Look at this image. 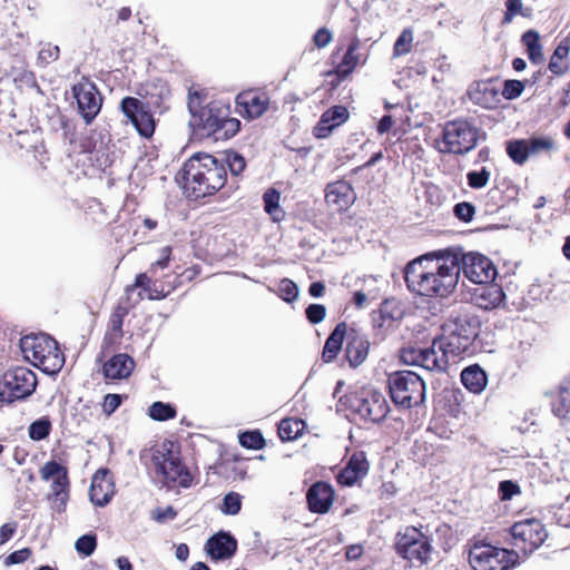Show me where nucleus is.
<instances>
[{
  "label": "nucleus",
  "instance_id": "obj_1",
  "mask_svg": "<svg viewBox=\"0 0 570 570\" xmlns=\"http://www.w3.org/2000/svg\"><path fill=\"white\" fill-rule=\"evenodd\" d=\"M226 166L238 176L246 166L245 158L235 151H225L222 159L209 154L197 153L184 165V194L198 200L220 190L227 180Z\"/></svg>",
  "mask_w": 570,
  "mask_h": 570
},
{
  "label": "nucleus",
  "instance_id": "obj_2",
  "mask_svg": "<svg viewBox=\"0 0 570 570\" xmlns=\"http://www.w3.org/2000/svg\"><path fill=\"white\" fill-rule=\"evenodd\" d=\"M461 267L456 255L425 254L411 261L404 269L407 288L421 296L446 297L458 285Z\"/></svg>",
  "mask_w": 570,
  "mask_h": 570
},
{
  "label": "nucleus",
  "instance_id": "obj_3",
  "mask_svg": "<svg viewBox=\"0 0 570 570\" xmlns=\"http://www.w3.org/2000/svg\"><path fill=\"white\" fill-rule=\"evenodd\" d=\"M207 96L206 88L190 87L188 89L187 107L191 118L188 122L190 136L187 142H196L210 137L214 142L228 140L240 130L239 119L229 118L227 114L222 115V109L214 105L203 107Z\"/></svg>",
  "mask_w": 570,
  "mask_h": 570
},
{
  "label": "nucleus",
  "instance_id": "obj_4",
  "mask_svg": "<svg viewBox=\"0 0 570 570\" xmlns=\"http://www.w3.org/2000/svg\"><path fill=\"white\" fill-rule=\"evenodd\" d=\"M20 348L26 360L47 374L55 375L63 366V354L56 340L48 334L23 336L20 340Z\"/></svg>",
  "mask_w": 570,
  "mask_h": 570
},
{
  "label": "nucleus",
  "instance_id": "obj_5",
  "mask_svg": "<svg viewBox=\"0 0 570 570\" xmlns=\"http://www.w3.org/2000/svg\"><path fill=\"white\" fill-rule=\"evenodd\" d=\"M390 395L395 405L411 409L425 401V382L413 371H396L389 375Z\"/></svg>",
  "mask_w": 570,
  "mask_h": 570
},
{
  "label": "nucleus",
  "instance_id": "obj_6",
  "mask_svg": "<svg viewBox=\"0 0 570 570\" xmlns=\"http://www.w3.org/2000/svg\"><path fill=\"white\" fill-rule=\"evenodd\" d=\"M518 559L515 550L494 547L483 541H475L469 549V563L473 570H509Z\"/></svg>",
  "mask_w": 570,
  "mask_h": 570
},
{
  "label": "nucleus",
  "instance_id": "obj_7",
  "mask_svg": "<svg viewBox=\"0 0 570 570\" xmlns=\"http://www.w3.org/2000/svg\"><path fill=\"white\" fill-rule=\"evenodd\" d=\"M36 387L37 376L31 370L24 366L8 370L0 379V406L27 399Z\"/></svg>",
  "mask_w": 570,
  "mask_h": 570
},
{
  "label": "nucleus",
  "instance_id": "obj_8",
  "mask_svg": "<svg viewBox=\"0 0 570 570\" xmlns=\"http://www.w3.org/2000/svg\"><path fill=\"white\" fill-rule=\"evenodd\" d=\"M395 549L402 558L419 564L428 563L432 552L429 537L415 527H406L397 533Z\"/></svg>",
  "mask_w": 570,
  "mask_h": 570
},
{
  "label": "nucleus",
  "instance_id": "obj_9",
  "mask_svg": "<svg viewBox=\"0 0 570 570\" xmlns=\"http://www.w3.org/2000/svg\"><path fill=\"white\" fill-rule=\"evenodd\" d=\"M156 472L159 482L168 489L177 487L189 488L193 484L190 471L181 463L179 456L171 452L156 455Z\"/></svg>",
  "mask_w": 570,
  "mask_h": 570
},
{
  "label": "nucleus",
  "instance_id": "obj_10",
  "mask_svg": "<svg viewBox=\"0 0 570 570\" xmlns=\"http://www.w3.org/2000/svg\"><path fill=\"white\" fill-rule=\"evenodd\" d=\"M511 544L515 550L529 556L538 549L548 534L543 524L535 519H527L517 522L511 528Z\"/></svg>",
  "mask_w": 570,
  "mask_h": 570
},
{
  "label": "nucleus",
  "instance_id": "obj_11",
  "mask_svg": "<svg viewBox=\"0 0 570 570\" xmlns=\"http://www.w3.org/2000/svg\"><path fill=\"white\" fill-rule=\"evenodd\" d=\"M401 360L406 365L419 366L430 372H444L450 362L443 351H438L435 338H433L431 346L426 348L404 347L401 351Z\"/></svg>",
  "mask_w": 570,
  "mask_h": 570
},
{
  "label": "nucleus",
  "instance_id": "obj_12",
  "mask_svg": "<svg viewBox=\"0 0 570 570\" xmlns=\"http://www.w3.org/2000/svg\"><path fill=\"white\" fill-rule=\"evenodd\" d=\"M40 474L45 481L52 480L50 495L52 508L59 513L65 511L69 499L67 469L56 461H49L41 468Z\"/></svg>",
  "mask_w": 570,
  "mask_h": 570
},
{
  "label": "nucleus",
  "instance_id": "obj_13",
  "mask_svg": "<svg viewBox=\"0 0 570 570\" xmlns=\"http://www.w3.org/2000/svg\"><path fill=\"white\" fill-rule=\"evenodd\" d=\"M480 139L485 140L487 134L481 132L475 125L474 119L458 118L446 121L442 127L441 137L434 139L433 142H478Z\"/></svg>",
  "mask_w": 570,
  "mask_h": 570
},
{
  "label": "nucleus",
  "instance_id": "obj_14",
  "mask_svg": "<svg viewBox=\"0 0 570 570\" xmlns=\"http://www.w3.org/2000/svg\"><path fill=\"white\" fill-rule=\"evenodd\" d=\"M459 264L464 276L475 284L492 283L498 274L494 264L479 253L463 254Z\"/></svg>",
  "mask_w": 570,
  "mask_h": 570
},
{
  "label": "nucleus",
  "instance_id": "obj_15",
  "mask_svg": "<svg viewBox=\"0 0 570 570\" xmlns=\"http://www.w3.org/2000/svg\"><path fill=\"white\" fill-rule=\"evenodd\" d=\"M353 410L365 421L381 422L389 413V404L385 396L376 390H365L355 397Z\"/></svg>",
  "mask_w": 570,
  "mask_h": 570
},
{
  "label": "nucleus",
  "instance_id": "obj_16",
  "mask_svg": "<svg viewBox=\"0 0 570 570\" xmlns=\"http://www.w3.org/2000/svg\"><path fill=\"white\" fill-rule=\"evenodd\" d=\"M71 90L79 115L86 124H91L98 116L102 104V96L97 86L94 82L76 83Z\"/></svg>",
  "mask_w": 570,
  "mask_h": 570
},
{
  "label": "nucleus",
  "instance_id": "obj_17",
  "mask_svg": "<svg viewBox=\"0 0 570 570\" xmlns=\"http://www.w3.org/2000/svg\"><path fill=\"white\" fill-rule=\"evenodd\" d=\"M137 95L146 100L144 102L148 106L150 112L154 111L163 115L168 110L166 101L170 97V89L164 79L156 78L141 83L137 89Z\"/></svg>",
  "mask_w": 570,
  "mask_h": 570
},
{
  "label": "nucleus",
  "instance_id": "obj_18",
  "mask_svg": "<svg viewBox=\"0 0 570 570\" xmlns=\"http://www.w3.org/2000/svg\"><path fill=\"white\" fill-rule=\"evenodd\" d=\"M350 117L347 108L343 105L330 107L316 122L313 128V135L316 139H326L332 131L343 125Z\"/></svg>",
  "mask_w": 570,
  "mask_h": 570
},
{
  "label": "nucleus",
  "instance_id": "obj_19",
  "mask_svg": "<svg viewBox=\"0 0 570 570\" xmlns=\"http://www.w3.org/2000/svg\"><path fill=\"white\" fill-rule=\"evenodd\" d=\"M355 193L351 184L345 180L331 183L325 189V200L335 210H346L355 202Z\"/></svg>",
  "mask_w": 570,
  "mask_h": 570
},
{
  "label": "nucleus",
  "instance_id": "obj_20",
  "mask_svg": "<svg viewBox=\"0 0 570 570\" xmlns=\"http://www.w3.org/2000/svg\"><path fill=\"white\" fill-rule=\"evenodd\" d=\"M115 493L112 478L108 470H98L91 480L89 489L90 501L97 507L109 503Z\"/></svg>",
  "mask_w": 570,
  "mask_h": 570
},
{
  "label": "nucleus",
  "instance_id": "obj_21",
  "mask_svg": "<svg viewBox=\"0 0 570 570\" xmlns=\"http://www.w3.org/2000/svg\"><path fill=\"white\" fill-rule=\"evenodd\" d=\"M480 322L476 317L468 315L459 316L455 320L449 321L444 326L445 333L455 334L460 340L468 344L470 347L474 346V341L479 335Z\"/></svg>",
  "mask_w": 570,
  "mask_h": 570
},
{
  "label": "nucleus",
  "instance_id": "obj_22",
  "mask_svg": "<svg viewBox=\"0 0 570 570\" xmlns=\"http://www.w3.org/2000/svg\"><path fill=\"white\" fill-rule=\"evenodd\" d=\"M368 472V462L364 452H355L347 464L342 469L336 480L342 485L351 487L363 479Z\"/></svg>",
  "mask_w": 570,
  "mask_h": 570
},
{
  "label": "nucleus",
  "instance_id": "obj_23",
  "mask_svg": "<svg viewBox=\"0 0 570 570\" xmlns=\"http://www.w3.org/2000/svg\"><path fill=\"white\" fill-rule=\"evenodd\" d=\"M472 293V302L475 306L490 311L500 307L504 303L505 294L497 284H480Z\"/></svg>",
  "mask_w": 570,
  "mask_h": 570
},
{
  "label": "nucleus",
  "instance_id": "obj_24",
  "mask_svg": "<svg viewBox=\"0 0 570 570\" xmlns=\"http://www.w3.org/2000/svg\"><path fill=\"white\" fill-rule=\"evenodd\" d=\"M307 504L314 513H326L334 500V490L326 482H316L307 491Z\"/></svg>",
  "mask_w": 570,
  "mask_h": 570
},
{
  "label": "nucleus",
  "instance_id": "obj_25",
  "mask_svg": "<svg viewBox=\"0 0 570 570\" xmlns=\"http://www.w3.org/2000/svg\"><path fill=\"white\" fill-rule=\"evenodd\" d=\"M237 541L226 532H218L206 542V551L213 560L228 559L236 552Z\"/></svg>",
  "mask_w": 570,
  "mask_h": 570
},
{
  "label": "nucleus",
  "instance_id": "obj_26",
  "mask_svg": "<svg viewBox=\"0 0 570 570\" xmlns=\"http://www.w3.org/2000/svg\"><path fill=\"white\" fill-rule=\"evenodd\" d=\"M435 346H438V351H443L449 361L455 357L472 355L476 351V347H470L468 344H464L454 333H445L444 331L442 335L435 337Z\"/></svg>",
  "mask_w": 570,
  "mask_h": 570
},
{
  "label": "nucleus",
  "instance_id": "obj_27",
  "mask_svg": "<svg viewBox=\"0 0 570 570\" xmlns=\"http://www.w3.org/2000/svg\"><path fill=\"white\" fill-rule=\"evenodd\" d=\"M128 307L121 304L114 308L109 318L108 330L104 337V347L114 348L120 344V341L124 336V320L128 315Z\"/></svg>",
  "mask_w": 570,
  "mask_h": 570
},
{
  "label": "nucleus",
  "instance_id": "obj_28",
  "mask_svg": "<svg viewBox=\"0 0 570 570\" xmlns=\"http://www.w3.org/2000/svg\"><path fill=\"white\" fill-rule=\"evenodd\" d=\"M370 348L368 340L356 332H352L347 336L345 347L346 358L352 367L361 365L367 357Z\"/></svg>",
  "mask_w": 570,
  "mask_h": 570
},
{
  "label": "nucleus",
  "instance_id": "obj_29",
  "mask_svg": "<svg viewBox=\"0 0 570 570\" xmlns=\"http://www.w3.org/2000/svg\"><path fill=\"white\" fill-rule=\"evenodd\" d=\"M135 367L134 360L128 354H116L104 364V374L108 380L128 377Z\"/></svg>",
  "mask_w": 570,
  "mask_h": 570
},
{
  "label": "nucleus",
  "instance_id": "obj_30",
  "mask_svg": "<svg viewBox=\"0 0 570 570\" xmlns=\"http://www.w3.org/2000/svg\"><path fill=\"white\" fill-rule=\"evenodd\" d=\"M525 49L527 57L532 65H540L544 60L540 33L535 29H528L520 39Z\"/></svg>",
  "mask_w": 570,
  "mask_h": 570
},
{
  "label": "nucleus",
  "instance_id": "obj_31",
  "mask_svg": "<svg viewBox=\"0 0 570 570\" xmlns=\"http://www.w3.org/2000/svg\"><path fill=\"white\" fill-rule=\"evenodd\" d=\"M461 382L470 392L480 394L488 384V376L487 373L475 364L462 371Z\"/></svg>",
  "mask_w": 570,
  "mask_h": 570
},
{
  "label": "nucleus",
  "instance_id": "obj_32",
  "mask_svg": "<svg viewBox=\"0 0 570 570\" xmlns=\"http://www.w3.org/2000/svg\"><path fill=\"white\" fill-rule=\"evenodd\" d=\"M236 102L239 107L240 116L249 120L261 117L268 108V100L257 95L252 96L249 99L238 97Z\"/></svg>",
  "mask_w": 570,
  "mask_h": 570
},
{
  "label": "nucleus",
  "instance_id": "obj_33",
  "mask_svg": "<svg viewBox=\"0 0 570 570\" xmlns=\"http://www.w3.org/2000/svg\"><path fill=\"white\" fill-rule=\"evenodd\" d=\"M345 334L346 324L343 322L338 323L325 342L322 353V358L325 363H330L336 358L342 348Z\"/></svg>",
  "mask_w": 570,
  "mask_h": 570
},
{
  "label": "nucleus",
  "instance_id": "obj_34",
  "mask_svg": "<svg viewBox=\"0 0 570 570\" xmlns=\"http://www.w3.org/2000/svg\"><path fill=\"white\" fill-rule=\"evenodd\" d=\"M570 53V33L560 40V42L557 45L556 49L553 50L549 63L548 69L554 75V76H563L569 70L568 65H562L561 61L566 58H568Z\"/></svg>",
  "mask_w": 570,
  "mask_h": 570
},
{
  "label": "nucleus",
  "instance_id": "obj_35",
  "mask_svg": "<svg viewBox=\"0 0 570 570\" xmlns=\"http://www.w3.org/2000/svg\"><path fill=\"white\" fill-rule=\"evenodd\" d=\"M358 47L360 40L357 37H354L348 43L340 63L335 67L336 71L342 73L343 78H347L350 75H352V72L360 63V56L356 55Z\"/></svg>",
  "mask_w": 570,
  "mask_h": 570
},
{
  "label": "nucleus",
  "instance_id": "obj_36",
  "mask_svg": "<svg viewBox=\"0 0 570 570\" xmlns=\"http://www.w3.org/2000/svg\"><path fill=\"white\" fill-rule=\"evenodd\" d=\"M552 412L561 419L570 420V381L560 384Z\"/></svg>",
  "mask_w": 570,
  "mask_h": 570
},
{
  "label": "nucleus",
  "instance_id": "obj_37",
  "mask_svg": "<svg viewBox=\"0 0 570 570\" xmlns=\"http://www.w3.org/2000/svg\"><path fill=\"white\" fill-rule=\"evenodd\" d=\"M553 145H507L509 157L517 164L522 165L531 155L541 149H549Z\"/></svg>",
  "mask_w": 570,
  "mask_h": 570
},
{
  "label": "nucleus",
  "instance_id": "obj_38",
  "mask_svg": "<svg viewBox=\"0 0 570 570\" xmlns=\"http://www.w3.org/2000/svg\"><path fill=\"white\" fill-rule=\"evenodd\" d=\"M281 193L275 188H268L263 195L264 209L274 222H281L285 217L284 210L279 207Z\"/></svg>",
  "mask_w": 570,
  "mask_h": 570
},
{
  "label": "nucleus",
  "instance_id": "obj_39",
  "mask_svg": "<svg viewBox=\"0 0 570 570\" xmlns=\"http://www.w3.org/2000/svg\"><path fill=\"white\" fill-rule=\"evenodd\" d=\"M120 110L130 122L149 111L148 106L142 100L132 96H126L121 99Z\"/></svg>",
  "mask_w": 570,
  "mask_h": 570
},
{
  "label": "nucleus",
  "instance_id": "obj_40",
  "mask_svg": "<svg viewBox=\"0 0 570 570\" xmlns=\"http://www.w3.org/2000/svg\"><path fill=\"white\" fill-rule=\"evenodd\" d=\"M304 426L303 421L296 419H284L278 424V435L283 441L296 439Z\"/></svg>",
  "mask_w": 570,
  "mask_h": 570
},
{
  "label": "nucleus",
  "instance_id": "obj_41",
  "mask_svg": "<svg viewBox=\"0 0 570 570\" xmlns=\"http://www.w3.org/2000/svg\"><path fill=\"white\" fill-rule=\"evenodd\" d=\"M131 125L141 138L149 139L155 132L156 119L154 118L153 114L148 111L144 116H140V118L138 117L132 120Z\"/></svg>",
  "mask_w": 570,
  "mask_h": 570
},
{
  "label": "nucleus",
  "instance_id": "obj_42",
  "mask_svg": "<svg viewBox=\"0 0 570 570\" xmlns=\"http://www.w3.org/2000/svg\"><path fill=\"white\" fill-rule=\"evenodd\" d=\"M51 431V421L48 416H42L33 421L28 429L29 438L33 441L46 439Z\"/></svg>",
  "mask_w": 570,
  "mask_h": 570
},
{
  "label": "nucleus",
  "instance_id": "obj_43",
  "mask_svg": "<svg viewBox=\"0 0 570 570\" xmlns=\"http://www.w3.org/2000/svg\"><path fill=\"white\" fill-rule=\"evenodd\" d=\"M41 49L38 52L37 65L40 67H47L49 63L59 59L60 48L57 45L50 42H40Z\"/></svg>",
  "mask_w": 570,
  "mask_h": 570
},
{
  "label": "nucleus",
  "instance_id": "obj_44",
  "mask_svg": "<svg viewBox=\"0 0 570 570\" xmlns=\"http://www.w3.org/2000/svg\"><path fill=\"white\" fill-rule=\"evenodd\" d=\"M527 87V81L519 79H505L502 82L501 95L505 100L519 98Z\"/></svg>",
  "mask_w": 570,
  "mask_h": 570
},
{
  "label": "nucleus",
  "instance_id": "obj_45",
  "mask_svg": "<svg viewBox=\"0 0 570 570\" xmlns=\"http://www.w3.org/2000/svg\"><path fill=\"white\" fill-rule=\"evenodd\" d=\"M149 416L156 421H167L176 416V410L168 403L157 401L150 405Z\"/></svg>",
  "mask_w": 570,
  "mask_h": 570
},
{
  "label": "nucleus",
  "instance_id": "obj_46",
  "mask_svg": "<svg viewBox=\"0 0 570 570\" xmlns=\"http://www.w3.org/2000/svg\"><path fill=\"white\" fill-rule=\"evenodd\" d=\"M413 41V32L411 28H405L401 31L393 46V53L395 57L405 55L411 50Z\"/></svg>",
  "mask_w": 570,
  "mask_h": 570
},
{
  "label": "nucleus",
  "instance_id": "obj_47",
  "mask_svg": "<svg viewBox=\"0 0 570 570\" xmlns=\"http://www.w3.org/2000/svg\"><path fill=\"white\" fill-rule=\"evenodd\" d=\"M242 495L236 492L227 493L223 499L220 511L227 515H235L240 511Z\"/></svg>",
  "mask_w": 570,
  "mask_h": 570
},
{
  "label": "nucleus",
  "instance_id": "obj_48",
  "mask_svg": "<svg viewBox=\"0 0 570 570\" xmlns=\"http://www.w3.org/2000/svg\"><path fill=\"white\" fill-rule=\"evenodd\" d=\"M239 443L246 449L259 450L265 445V440L261 432L248 431L239 435Z\"/></svg>",
  "mask_w": 570,
  "mask_h": 570
},
{
  "label": "nucleus",
  "instance_id": "obj_49",
  "mask_svg": "<svg viewBox=\"0 0 570 570\" xmlns=\"http://www.w3.org/2000/svg\"><path fill=\"white\" fill-rule=\"evenodd\" d=\"M278 295L285 302H294L298 296V287L293 281L283 278L278 284Z\"/></svg>",
  "mask_w": 570,
  "mask_h": 570
},
{
  "label": "nucleus",
  "instance_id": "obj_50",
  "mask_svg": "<svg viewBox=\"0 0 570 570\" xmlns=\"http://www.w3.org/2000/svg\"><path fill=\"white\" fill-rule=\"evenodd\" d=\"M97 547V539L95 534H83L75 543L78 553L85 557L91 556Z\"/></svg>",
  "mask_w": 570,
  "mask_h": 570
},
{
  "label": "nucleus",
  "instance_id": "obj_51",
  "mask_svg": "<svg viewBox=\"0 0 570 570\" xmlns=\"http://www.w3.org/2000/svg\"><path fill=\"white\" fill-rule=\"evenodd\" d=\"M468 178V185L471 188L480 189L487 186L489 178H490V171L487 168H482L479 171H470L466 175Z\"/></svg>",
  "mask_w": 570,
  "mask_h": 570
},
{
  "label": "nucleus",
  "instance_id": "obj_52",
  "mask_svg": "<svg viewBox=\"0 0 570 570\" xmlns=\"http://www.w3.org/2000/svg\"><path fill=\"white\" fill-rule=\"evenodd\" d=\"M453 212L460 220L469 223L473 219L475 208L472 204L462 202L454 206Z\"/></svg>",
  "mask_w": 570,
  "mask_h": 570
},
{
  "label": "nucleus",
  "instance_id": "obj_53",
  "mask_svg": "<svg viewBox=\"0 0 570 570\" xmlns=\"http://www.w3.org/2000/svg\"><path fill=\"white\" fill-rule=\"evenodd\" d=\"M305 313L309 323L318 324L325 318L326 307L322 304H311L307 306Z\"/></svg>",
  "mask_w": 570,
  "mask_h": 570
},
{
  "label": "nucleus",
  "instance_id": "obj_54",
  "mask_svg": "<svg viewBox=\"0 0 570 570\" xmlns=\"http://www.w3.org/2000/svg\"><path fill=\"white\" fill-rule=\"evenodd\" d=\"M333 39V33L326 27L318 28L312 37L314 46L318 49L325 48Z\"/></svg>",
  "mask_w": 570,
  "mask_h": 570
},
{
  "label": "nucleus",
  "instance_id": "obj_55",
  "mask_svg": "<svg viewBox=\"0 0 570 570\" xmlns=\"http://www.w3.org/2000/svg\"><path fill=\"white\" fill-rule=\"evenodd\" d=\"M499 492L502 500H510L514 494L520 492V488L512 481H502L499 484Z\"/></svg>",
  "mask_w": 570,
  "mask_h": 570
},
{
  "label": "nucleus",
  "instance_id": "obj_56",
  "mask_svg": "<svg viewBox=\"0 0 570 570\" xmlns=\"http://www.w3.org/2000/svg\"><path fill=\"white\" fill-rule=\"evenodd\" d=\"M171 255V248L169 246H165L160 249V257L151 264L149 268L150 274H155L157 268H166L168 266L169 259Z\"/></svg>",
  "mask_w": 570,
  "mask_h": 570
},
{
  "label": "nucleus",
  "instance_id": "obj_57",
  "mask_svg": "<svg viewBox=\"0 0 570 570\" xmlns=\"http://www.w3.org/2000/svg\"><path fill=\"white\" fill-rule=\"evenodd\" d=\"M31 556V550L23 548L11 552L4 560L7 566L19 564L24 562Z\"/></svg>",
  "mask_w": 570,
  "mask_h": 570
},
{
  "label": "nucleus",
  "instance_id": "obj_58",
  "mask_svg": "<svg viewBox=\"0 0 570 570\" xmlns=\"http://www.w3.org/2000/svg\"><path fill=\"white\" fill-rule=\"evenodd\" d=\"M121 404L119 394H107L102 403V410L107 415L112 414Z\"/></svg>",
  "mask_w": 570,
  "mask_h": 570
},
{
  "label": "nucleus",
  "instance_id": "obj_59",
  "mask_svg": "<svg viewBox=\"0 0 570 570\" xmlns=\"http://www.w3.org/2000/svg\"><path fill=\"white\" fill-rule=\"evenodd\" d=\"M379 297V292L375 289L368 288L366 292L358 291L354 293L353 302L358 307L362 308L367 299H376Z\"/></svg>",
  "mask_w": 570,
  "mask_h": 570
},
{
  "label": "nucleus",
  "instance_id": "obj_60",
  "mask_svg": "<svg viewBox=\"0 0 570 570\" xmlns=\"http://www.w3.org/2000/svg\"><path fill=\"white\" fill-rule=\"evenodd\" d=\"M145 293L148 299H163L169 294V291L165 292L157 282L153 281L151 284L147 286Z\"/></svg>",
  "mask_w": 570,
  "mask_h": 570
},
{
  "label": "nucleus",
  "instance_id": "obj_61",
  "mask_svg": "<svg viewBox=\"0 0 570 570\" xmlns=\"http://www.w3.org/2000/svg\"><path fill=\"white\" fill-rule=\"evenodd\" d=\"M177 515L176 511L173 509V507H166L165 509H157L154 513V519L157 522H166L169 520L175 519Z\"/></svg>",
  "mask_w": 570,
  "mask_h": 570
},
{
  "label": "nucleus",
  "instance_id": "obj_62",
  "mask_svg": "<svg viewBox=\"0 0 570 570\" xmlns=\"http://www.w3.org/2000/svg\"><path fill=\"white\" fill-rule=\"evenodd\" d=\"M491 89L488 83H484L483 88H481V86L479 85L478 88H472L469 90V96H470L471 100L474 101L475 104L483 105L484 99H483L482 95H484L485 92H488Z\"/></svg>",
  "mask_w": 570,
  "mask_h": 570
},
{
  "label": "nucleus",
  "instance_id": "obj_63",
  "mask_svg": "<svg viewBox=\"0 0 570 570\" xmlns=\"http://www.w3.org/2000/svg\"><path fill=\"white\" fill-rule=\"evenodd\" d=\"M27 153L42 165L47 154L46 145H29Z\"/></svg>",
  "mask_w": 570,
  "mask_h": 570
},
{
  "label": "nucleus",
  "instance_id": "obj_64",
  "mask_svg": "<svg viewBox=\"0 0 570 570\" xmlns=\"http://www.w3.org/2000/svg\"><path fill=\"white\" fill-rule=\"evenodd\" d=\"M394 126V119L391 115H384L376 124V131L380 135L389 132Z\"/></svg>",
  "mask_w": 570,
  "mask_h": 570
}]
</instances>
